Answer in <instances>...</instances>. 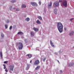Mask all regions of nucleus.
I'll return each mask as SVG.
<instances>
[{"instance_id": "b1692460", "label": "nucleus", "mask_w": 74, "mask_h": 74, "mask_svg": "<svg viewBox=\"0 0 74 74\" xmlns=\"http://www.w3.org/2000/svg\"><path fill=\"white\" fill-rule=\"evenodd\" d=\"M3 66H4L3 69H5L6 68V66H5V65L4 64L3 65Z\"/></svg>"}, {"instance_id": "f3484780", "label": "nucleus", "mask_w": 74, "mask_h": 74, "mask_svg": "<svg viewBox=\"0 0 74 74\" xmlns=\"http://www.w3.org/2000/svg\"><path fill=\"white\" fill-rule=\"evenodd\" d=\"M17 34L18 35H22L23 34V33L22 32H18Z\"/></svg>"}, {"instance_id": "39448f33", "label": "nucleus", "mask_w": 74, "mask_h": 74, "mask_svg": "<svg viewBox=\"0 0 74 74\" xmlns=\"http://www.w3.org/2000/svg\"><path fill=\"white\" fill-rule=\"evenodd\" d=\"M31 5H32L33 6H37V4L34 2H31Z\"/></svg>"}, {"instance_id": "aec40b11", "label": "nucleus", "mask_w": 74, "mask_h": 74, "mask_svg": "<svg viewBox=\"0 0 74 74\" xmlns=\"http://www.w3.org/2000/svg\"><path fill=\"white\" fill-rule=\"evenodd\" d=\"M0 57H1V59L2 58V52H0Z\"/></svg>"}, {"instance_id": "ddd939ff", "label": "nucleus", "mask_w": 74, "mask_h": 74, "mask_svg": "<svg viewBox=\"0 0 74 74\" xmlns=\"http://www.w3.org/2000/svg\"><path fill=\"white\" fill-rule=\"evenodd\" d=\"M31 36L32 37L34 36V33L33 32H31Z\"/></svg>"}, {"instance_id": "72a5a7b5", "label": "nucleus", "mask_w": 74, "mask_h": 74, "mask_svg": "<svg viewBox=\"0 0 74 74\" xmlns=\"http://www.w3.org/2000/svg\"><path fill=\"white\" fill-rule=\"evenodd\" d=\"M46 59V58H45L43 59V61H44Z\"/></svg>"}, {"instance_id": "a878e982", "label": "nucleus", "mask_w": 74, "mask_h": 74, "mask_svg": "<svg viewBox=\"0 0 74 74\" xmlns=\"http://www.w3.org/2000/svg\"><path fill=\"white\" fill-rule=\"evenodd\" d=\"M5 27L6 29L8 28V26L7 25H5Z\"/></svg>"}, {"instance_id": "f03ea898", "label": "nucleus", "mask_w": 74, "mask_h": 74, "mask_svg": "<svg viewBox=\"0 0 74 74\" xmlns=\"http://www.w3.org/2000/svg\"><path fill=\"white\" fill-rule=\"evenodd\" d=\"M16 45L17 46L19 45V48H18L19 50H21L22 49V48L23 46V44L22 43H21V42L17 43V45Z\"/></svg>"}, {"instance_id": "4c0bfd02", "label": "nucleus", "mask_w": 74, "mask_h": 74, "mask_svg": "<svg viewBox=\"0 0 74 74\" xmlns=\"http://www.w3.org/2000/svg\"><path fill=\"white\" fill-rule=\"evenodd\" d=\"M60 73H62V71H60Z\"/></svg>"}, {"instance_id": "37998d69", "label": "nucleus", "mask_w": 74, "mask_h": 74, "mask_svg": "<svg viewBox=\"0 0 74 74\" xmlns=\"http://www.w3.org/2000/svg\"><path fill=\"white\" fill-rule=\"evenodd\" d=\"M58 61V62H59V61Z\"/></svg>"}, {"instance_id": "c756f323", "label": "nucleus", "mask_w": 74, "mask_h": 74, "mask_svg": "<svg viewBox=\"0 0 74 74\" xmlns=\"http://www.w3.org/2000/svg\"><path fill=\"white\" fill-rule=\"evenodd\" d=\"M63 2V1H62V0H60L59 1V2Z\"/></svg>"}, {"instance_id": "5701e85b", "label": "nucleus", "mask_w": 74, "mask_h": 74, "mask_svg": "<svg viewBox=\"0 0 74 74\" xmlns=\"http://www.w3.org/2000/svg\"><path fill=\"white\" fill-rule=\"evenodd\" d=\"M1 37H3V38L4 37V35L2 33L1 34Z\"/></svg>"}, {"instance_id": "0eeeda50", "label": "nucleus", "mask_w": 74, "mask_h": 74, "mask_svg": "<svg viewBox=\"0 0 74 74\" xmlns=\"http://www.w3.org/2000/svg\"><path fill=\"white\" fill-rule=\"evenodd\" d=\"M39 63H40V62H39V60H36V61H35L34 64L35 65H38Z\"/></svg>"}, {"instance_id": "a19ab883", "label": "nucleus", "mask_w": 74, "mask_h": 74, "mask_svg": "<svg viewBox=\"0 0 74 74\" xmlns=\"http://www.w3.org/2000/svg\"><path fill=\"white\" fill-rule=\"evenodd\" d=\"M29 68H26V69H27V70Z\"/></svg>"}, {"instance_id": "cd10ccee", "label": "nucleus", "mask_w": 74, "mask_h": 74, "mask_svg": "<svg viewBox=\"0 0 74 74\" xmlns=\"http://www.w3.org/2000/svg\"><path fill=\"white\" fill-rule=\"evenodd\" d=\"M51 44V46H52V47H54V45H53V43Z\"/></svg>"}, {"instance_id": "a18cd8bd", "label": "nucleus", "mask_w": 74, "mask_h": 74, "mask_svg": "<svg viewBox=\"0 0 74 74\" xmlns=\"http://www.w3.org/2000/svg\"><path fill=\"white\" fill-rule=\"evenodd\" d=\"M73 48H74V46L73 47Z\"/></svg>"}, {"instance_id": "e433bc0d", "label": "nucleus", "mask_w": 74, "mask_h": 74, "mask_svg": "<svg viewBox=\"0 0 74 74\" xmlns=\"http://www.w3.org/2000/svg\"><path fill=\"white\" fill-rule=\"evenodd\" d=\"M64 30L65 31H66V28L65 27H64Z\"/></svg>"}, {"instance_id": "f704fd0d", "label": "nucleus", "mask_w": 74, "mask_h": 74, "mask_svg": "<svg viewBox=\"0 0 74 74\" xmlns=\"http://www.w3.org/2000/svg\"><path fill=\"white\" fill-rule=\"evenodd\" d=\"M5 71L6 72H8V70L7 69H5Z\"/></svg>"}, {"instance_id": "412c9836", "label": "nucleus", "mask_w": 74, "mask_h": 74, "mask_svg": "<svg viewBox=\"0 0 74 74\" xmlns=\"http://www.w3.org/2000/svg\"><path fill=\"white\" fill-rule=\"evenodd\" d=\"M25 21H29V18H27L25 19Z\"/></svg>"}, {"instance_id": "c85d7f7f", "label": "nucleus", "mask_w": 74, "mask_h": 74, "mask_svg": "<svg viewBox=\"0 0 74 74\" xmlns=\"http://www.w3.org/2000/svg\"><path fill=\"white\" fill-rule=\"evenodd\" d=\"M3 63H5V64H7V61H4Z\"/></svg>"}, {"instance_id": "dca6fc26", "label": "nucleus", "mask_w": 74, "mask_h": 74, "mask_svg": "<svg viewBox=\"0 0 74 74\" xmlns=\"http://www.w3.org/2000/svg\"><path fill=\"white\" fill-rule=\"evenodd\" d=\"M26 56H28V57L29 58H32V55L29 54L27 55Z\"/></svg>"}, {"instance_id": "2eb2a0df", "label": "nucleus", "mask_w": 74, "mask_h": 74, "mask_svg": "<svg viewBox=\"0 0 74 74\" xmlns=\"http://www.w3.org/2000/svg\"><path fill=\"white\" fill-rule=\"evenodd\" d=\"M33 30L34 31H35L36 32H37L38 31V29L37 28H35V27H34L33 28Z\"/></svg>"}, {"instance_id": "58836bf2", "label": "nucleus", "mask_w": 74, "mask_h": 74, "mask_svg": "<svg viewBox=\"0 0 74 74\" xmlns=\"http://www.w3.org/2000/svg\"><path fill=\"white\" fill-rule=\"evenodd\" d=\"M32 60H31V61H30V63H32Z\"/></svg>"}, {"instance_id": "473e14b6", "label": "nucleus", "mask_w": 74, "mask_h": 74, "mask_svg": "<svg viewBox=\"0 0 74 74\" xmlns=\"http://www.w3.org/2000/svg\"><path fill=\"white\" fill-rule=\"evenodd\" d=\"M50 44H53V43H52V41H51V40H50Z\"/></svg>"}, {"instance_id": "79ce46f5", "label": "nucleus", "mask_w": 74, "mask_h": 74, "mask_svg": "<svg viewBox=\"0 0 74 74\" xmlns=\"http://www.w3.org/2000/svg\"><path fill=\"white\" fill-rule=\"evenodd\" d=\"M13 9H14V10L15 9V8H13Z\"/></svg>"}, {"instance_id": "393cba45", "label": "nucleus", "mask_w": 74, "mask_h": 74, "mask_svg": "<svg viewBox=\"0 0 74 74\" xmlns=\"http://www.w3.org/2000/svg\"><path fill=\"white\" fill-rule=\"evenodd\" d=\"M20 10L19 9H16V10H15L16 11H19Z\"/></svg>"}, {"instance_id": "ea45409f", "label": "nucleus", "mask_w": 74, "mask_h": 74, "mask_svg": "<svg viewBox=\"0 0 74 74\" xmlns=\"http://www.w3.org/2000/svg\"><path fill=\"white\" fill-rule=\"evenodd\" d=\"M44 13H46V10H44Z\"/></svg>"}, {"instance_id": "7ed1b4c3", "label": "nucleus", "mask_w": 74, "mask_h": 74, "mask_svg": "<svg viewBox=\"0 0 74 74\" xmlns=\"http://www.w3.org/2000/svg\"><path fill=\"white\" fill-rule=\"evenodd\" d=\"M62 4L64 7H66L67 6V2L66 1H64V0L63 1V2L62 3Z\"/></svg>"}, {"instance_id": "9b49d317", "label": "nucleus", "mask_w": 74, "mask_h": 74, "mask_svg": "<svg viewBox=\"0 0 74 74\" xmlns=\"http://www.w3.org/2000/svg\"><path fill=\"white\" fill-rule=\"evenodd\" d=\"M36 23H37L38 24H40L41 23V22H40V21H39V20H37V21H36Z\"/></svg>"}, {"instance_id": "6e6552de", "label": "nucleus", "mask_w": 74, "mask_h": 74, "mask_svg": "<svg viewBox=\"0 0 74 74\" xmlns=\"http://www.w3.org/2000/svg\"><path fill=\"white\" fill-rule=\"evenodd\" d=\"M54 4L56 6H58L59 5V3L58 2H55L54 3Z\"/></svg>"}, {"instance_id": "f8f14e48", "label": "nucleus", "mask_w": 74, "mask_h": 74, "mask_svg": "<svg viewBox=\"0 0 74 74\" xmlns=\"http://www.w3.org/2000/svg\"><path fill=\"white\" fill-rule=\"evenodd\" d=\"M57 9H55L54 10V13H55V14H57Z\"/></svg>"}, {"instance_id": "9d476101", "label": "nucleus", "mask_w": 74, "mask_h": 74, "mask_svg": "<svg viewBox=\"0 0 74 74\" xmlns=\"http://www.w3.org/2000/svg\"><path fill=\"white\" fill-rule=\"evenodd\" d=\"M74 33V32L73 31H71L70 32V33L69 34V35L70 36H71L73 35Z\"/></svg>"}, {"instance_id": "20e7f679", "label": "nucleus", "mask_w": 74, "mask_h": 74, "mask_svg": "<svg viewBox=\"0 0 74 74\" xmlns=\"http://www.w3.org/2000/svg\"><path fill=\"white\" fill-rule=\"evenodd\" d=\"M10 71H13V69L14 68V65H10Z\"/></svg>"}, {"instance_id": "7c9ffc66", "label": "nucleus", "mask_w": 74, "mask_h": 74, "mask_svg": "<svg viewBox=\"0 0 74 74\" xmlns=\"http://www.w3.org/2000/svg\"><path fill=\"white\" fill-rule=\"evenodd\" d=\"M25 42H26L27 41V39H25L24 40Z\"/></svg>"}, {"instance_id": "4be33fe9", "label": "nucleus", "mask_w": 74, "mask_h": 74, "mask_svg": "<svg viewBox=\"0 0 74 74\" xmlns=\"http://www.w3.org/2000/svg\"><path fill=\"white\" fill-rule=\"evenodd\" d=\"M16 2V1H14V0H12V3H14L15 2Z\"/></svg>"}, {"instance_id": "423d86ee", "label": "nucleus", "mask_w": 74, "mask_h": 74, "mask_svg": "<svg viewBox=\"0 0 74 74\" xmlns=\"http://www.w3.org/2000/svg\"><path fill=\"white\" fill-rule=\"evenodd\" d=\"M52 2H50V3L48 5V9H51V8L52 7Z\"/></svg>"}, {"instance_id": "1a4fd4ad", "label": "nucleus", "mask_w": 74, "mask_h": 74, "mask_svg": "<svg viewBox=\"0 0 74 74\" xmlns=\"http://www.w3.org/2000/svg\"><path fill=\"white\" fill-rule=\"evenodd\" d=\"M74 63L73 62H72L69 63V67H71L74 65Z\"/></svg>"}, {"instance_id": "49530a36", "label": "nucleus", "mask_w": 74, "mask_h": 74, "mask_svg": "<svg viewBox=\"0 0 74 74\" xmlns=\"http://www.w3.org/2000/svg\"><path fill=\"white\" fill-rule=\"evenodd\" d=\"M36 74H37V73H36Z\"/></svg>"}, {"instance_id": "4468645a", "label": "nucleus", "mask_w": 74, "mask_h": 74, "mask_svg": "<svg viewBox=\"0 0 74 74\" xmlns=\"http://www.w3.org/2000/svg\"><path fill=\"white\" fill-rule=\"evenodd\" d=\"M22 8H25L26 7V5L25 4H23L21 6Z\"/></svg>"}, {"instance_id": "f257e3e1", "label": "nucleus", "mask_w": 74, "mask_h": 74, "mask_svg": "<svg viewBox=\"0 0 74 74\" xmlns=\"http://www.w3.org/2000/svg\"><path fill=\"white\" fill-rule=\"evenodd\" d=\"M57 27L58 30H59L60 32H62L63 26L61 23H58L57 24Z\"/></svg>"}, {"instance_id": "c9c22d12", "label": "nucleus", "mask_w": 74, "mask_h": 74, "mask_svg": "<svg viewBox=\"0 0 74 74\" xmlns=\"http://www.w3.org/2000/svg\"><path fill=\"white\" fill-rule=\"evenodd\" d=\"M73 19H74V18H71V19H70V21H72V20Z\"/></svg>"}, {"instance_id": "c03bdc74", "label": "nucleus", "mask_w": 74, "mask_h": 74, "mask_svg": "<svg viewBox=\"0 0 74 74\" xmlns=\"http://www.w3.org/2000/svg\"><path fill=\"white\" fill-rule=\"evenodd\" d=\"M8 21V22H9V21Z\"/></svg>"}, {"instance_id": "bb28decb", "label": "nucleus", "mask_w": 74, "mask_h": 74, "mask_svg": "<svg viewBox=\"0 0 74 74\" xmlns=\"http://www.w3.org/2000/svg\"><path fill=\"white\" fill-rule=\"evenodd\" d=\"M12 26H11L10 27V30L11 29H12Z\"/></svg>"}, {"instance_id": "6ab92c4d", "label": "nucleus", "mask_w": 74, "mask_h": 74, "mask_svg": "<svg viewBox=\"0 0 74 74\" xmlns=\"http://www.w3.org/2000/svg\"><path fill=\"white\" fill-rule=\"evenodd\" d=\"M38 18L39 19L42 20V18L41 16H38Z\"/></svg>"}, {"instance_id": "a211bd4d", "label": "nucleus", "mask_w": 74, "mask_h": 74, "mask_svg": "<svg viewBox=\"0 0 74 74\" xmlns=\"http://www.w3.org/2000/svg\"><path fill=\"white\" fill-rule=\"evenodd\" d=\"M40 66H37V67H36V68H35V70H38V69L40 68Z\"/></svg>"}, {"instance_id": "2f4dec72", "label": "nucleus", "mask_w": 74, "mask_h": 74, "mask_svg": "<svg viewBox=\"0 0 74 74\" xmlns=\"http://www.w3.org/2000/svg\"><path fill=\"white\" fill-rule=\"evenodd\" d=\"M39 4L40 5H41V1L39 2Z\"/></svg>"}]
</instances>
